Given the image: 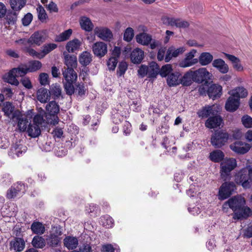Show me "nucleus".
I'll list each match as a JSON object with an SVG mask.
<instances>
[{"label": "nucleus", "mask_w": 252, "mask_h": 252, "mask_svg": "<svg viewBox=\"0 0 252 252\" xmlns=\"http://www.w3.org/2000/svg\"><path fill=\"white\" fill-rule=\"evenodd\" d=\"M45 117L47 123L55 125L59 122L57 114L59 112L60 107L55 101H50L46 107Z\"/></svg>", "instance_id": "1"}, {"label": "nucleus", "mask_w": 252, "mask_h": 252, "mask_svg": "<svg viewBox=\"0 0 252 252\" xmlns=\"http://www.w3.org/2000/svg\"><path fill=\"white\" fill-rule=\"evenodd\" d=\"M245 204L246 201L244 197L239 195L235 196L223 203L222 210L223 212L227 213L230 208L235 213L242 206Z\"/></svg>", "instance_id": "2"}, {"label": "nucleus", "mask_w": 252, "mask_h": 252, "mask_svg": "<svg viewBox=\"0 0 252 252\" xmlns=\"http://www.w3.org/2000/svg\"><path fill=\"white\" fill-rule=\"evenodd\" d=\"M237 166L236 160L230 158L225 159L220 164V176L223 181L229 180L231 178L230 172Z\"/></svg>", "instance_id": "3"}, {"label": "nucleus", "mask_w": 252, "mask_h": 252, "mask_svg": "<svg viewBox=\"0 0 252 252\" xmlns=\"http://www.w3.org/2000/svg\"><path fill=\"white\" fill-rule=\"evenodd\" d=\"M236 187L232 182H225L219 189L218 199L223 200L229 198L236 190Z\"/></svg>", "instance_id": "4"}, {"label": "nucleus", "mask_w": 252, "mask_h": 252, "mask_svg": "<svg viewBox=\"0 0 252 252\" xmlns=\"http://www.w3.org/2000/svg\"><path fill=\"white\" fill-rule=\"evenodd\" d=\"M26 74V70L25 69L14 68L11 69L7 73H6L3 77V79L6 82L14 85H18L19 82L16 77L23 76Z\"/></svg>", "instance_id": "5"}, {"label": "nucleus", "mask_w": 252, "mask_h": 252, "mask_svg": "<svg viewBox=\"0 0 252 252\" xmlns=\"http://www.w3.org/2000/svg\"><path fill=\"white\" fill-rule=\"evenodd\" d=\"M229 138L228 134L222 130L216 131L211 139V144L215 148H221L227 143Z\"/></svg>", "instance_id": "6"}, {"label": "nucleus", "mask_w": 252, "mask_h": 252, "mask_svg": "<svg viewBox=\"0 0 252 252\" xmlns=\"http://www.w3.org/2000/svg\"><path fill=\"white\" fill-rule=\"evenodd\" d=\"M244 168L238 172L235 176V181L238 184H241L245 189H249L252 186V179L249 176V173H244Z\"/></svg>", "instance_id": "7"}, {"label": "nucleus", "mask_w": 252, "mask_h": 252, "mask_svg": "<svg viewBox=\"0 0 252 252\" xmlns=\"http://www.w3.org/2000/svg\"><path fill=\"white\" fill-rule=\"evenodd\" d=\"M230 149L238 155H244L251 149V145L246 142L237 140L230 145Z\"/></svg>", "instance_id": "8"}, {"label": "nucleus", "mask_w": 252, "mask_h": 252, "mask_svg": "<svg viewBox=\"0 0 252 252\" xmlns=\"http://www.w3.org/2000/svg\"><path fill=\"white\" fill-rule=\"evenodd\" d=\"M197 51L195 49H192L186 54L185 58L180 61L179 65L181 67H188L192 66L198 63V59L194 58Z\"/></svg>", "instance_id": "9"}, {"label": "nucleus", "mask_w": 252, "mask_h": 252, "mask_svg": "<svg viewBox=\"0 0 252 252\" xmlns=\"http://www.w3.org/2000/svg\"><path fill=\"white\" fill-rule=\"evenodd\" d=\"M47 38L45 32L38 31L32 33L28 39L29 43L31 45L40 46L44 43Z\"/></svg>", "instance_id": "10"}, {"label": "nucleus", "mask_w": 252, "mask_h": 252, "mask_svg": "<svg viewBox=\"0 0 252 252\" xmlns=\"http://www.w3.org/2000/svg\"><path fill=\"white\" fill-rule=\"evenodd\" d=\"M25 191L24 184L17 183L14 184L7 191L6 197L9 199H13L16 197L21 196Z\"/></svg>", "instance_id": "11"}, {"label": "nucleus", "mask_w": 252, "mask_h": 252, "mask_svg": "<svg viewBox=\"0 0 252 252\" xmlns=\"http://www.w3.org/2000/svg\"><path fill=\"white\" fill-rule=\"evenodd\" d=\"M162 20L164 24L171 26H175L177 28H186L189 26L188 22L179 18L165 17L163 18Z\"/></svg>", "instance_id": "12"}, {"label": "nucleus", "mask_w": 252, "mask_h": 252, "mask_svg": "<svg viewBox=\"0 0 252 252\" xmlns=\"http://www.w3.org/2000/svg\"><path fill=\"white\" fill-rule=\"evenodd\" d=\"M194 75V82L202 83L203 81L210 79L211 74L205 67H201L193 71Z\"/></svg>", "instance_id": "13"}, {"label": "nucleus", "mask_w": 252, "mask_h": 252, "mask_svg": "<svg viewBox=\"0 0 252 252\" xmlns=\"http://www.w3.org/2000/svg\"><path fill=\"white\" fill-rule=\"evenodd\" d=\"M94 32L99 38L104 41H109L113 38L112 32L106 27H95L94 30Z\"/></svg>", "instance_id": "14"}, {"label": "nucleus", "mask_w": 252, "mask_h": 252, "mask_svg": "<svg viewBox=\"0 0 252 252\" xmlns=\"http://www.w3.org/2000/svg\"><path fill=\"white\" fill-rule=\"evenodd\" d=\"M92 50L95 56L101 58L107 52V45L103 42H96L92 46Z\"/></svg>", "instance_id": "15"}, {"label": "nucleus", "mask_w": 252, "mask_h": 252, "mask_svg": "<svg viewBox=\"0 0 252 252\" xmlns=\"http://www.w3.org/2000/svg\"><path fill=\"white\" fill-rule=\"evenodd\" d=\"M239 105L240 100L238 98L230 95L226 101L225 108L227 111L233 112L238 109Z\"/></svg>", "instance_id": "16"}, {"label": "nucleus", "mask_w": 252, "mask_h": 252, "mask_svg": "<svg viewBox=\"0 0 252 252\" xmlns=\"http://www.w3.org/2000/svg\"><path fill=\"white\" fill-rule=\"evenodd\" d=\"M186 51V49L184 47H181L176 49L174 47H169L165 57V62H169L171 59L174 57L176 58L179 55L182 54Z\"/></svg>", "instance_id": "17"}, {"label": "nucleus", "mask_w": 252, "mask_h": 252, "mask_svg": "<svg viewBox=\"0 0 252 252\" xmlns=\"http://www.w3.org/2000/svg\"><path fill=\"white\" fill-rule=\"evenodd\" d=\"M222 122L221 117L217 115H212L205 122V126L209 128H215L220 126Z\"/></svg>", "instance_id": "18"}, {"label": "nucleus", "mask_w": 252, "mask_h": 252, "mask_svg": "<svg viewBox=\"0 0 252 252\" xmlns=\"http://www.w3.org/2000/svg\"><path fill=\"white\" fill-rule=\"evenodd\" d=\"M212 64L213 67L217 69L221 73L226 74L229 71L228 65L221 59H215Z\"/></svg>", "instance_id": "19"}, {"label": "nucleus", "mask_w": 252, "mask_h": 252, "mask_svg": "<svg viewBox=\"0 0 252 252\" xmlns=\"http://www.w3.org/2000/svg\"><path fill=\"white\" fill-rule=\"evenodd\" d=\"M27 151V147L21 144H15L10 149L8 153L9 156L13 158L19 157L25 153Z\"/></svg>", "instance_id": "20"}, {"label": "nucleus", "mask_w": 252, "mask_h": 252, "mask_svg": "<svg viewBox=\"0 0 252 252\" xmlns=\"http://www.w3.org/2000/svg\"><path fill=\"white\" fill-rule=\"evenodd\" d=\"M222 87L221 86L216 84L211 85L207 91V93L210 98L215 99L220 97L221 94Z\"/></svg>", "instance_id": "21"}, {"label": "nucleus", "mask_w": 252, "mask_h": 252, "mask_svg": "<svg viewBox=\"0 0 252 252\" xmlns=\"http://www.w3.org/2000/svg\"><path fill=\"white\" fill-rule=\"evenodd\" d=\"M144 57V51L139 48H136L133 49L130 54V60L133 63L138 64L141 63Z\"/></svg>", "instance_id": "22"}, {"label": "nucleus", "mask_w": 252, "mask_h": 252, "mask_svg": "<svg viewBox=\"0 0 252 252\" xmlns=\"http://www.w3.org/2000/svg\"><path fill=\"white\" fill-rule=\"evenodd\" d=\"M252 213V210L249 207L245 206V205H243L234 214L233 218L234 220L246 218L249 217Z\"/></svg>", "instance_id": "23"}, {"label": "nucleus", "mask_w": 252, "mask_h": 252, "mask_svg": "<svg viewBox=\"0 0 252 252\" xmlns=\"http://www.w3.org/2000/svg\"><path fill=\"white\" fill-rule=\"evenodd\" d=\"M32 113V111H28L27 116L20 115H18L17 120L18 121V127L20 131H25L28 128V126L30 124L28 120V116L30 115L29 113Z\"/></svg>", "instance_id": "24"}, {"label": "nucleus", "mask_w": 252, "mask_h": 252, "mask_svg": "<svg viewBox=\"0 0 252 252\" xmlns=\"http://www.w3.org/2000/svg\"><path fill=\"white\" fill-rule=\"evenodd\" d=\"M25 246L24 240L20 238H15L10 243V249L15 252L22 251Z\"/></svg>", "instance_id": "25"}, {"label": "nucleus", "mask_w": 252, "mask_h": 252, "mask_svg": "<svg viewBox=\"0 0 252 252\" xmlns=\"http://www.w3.org/2000/svg\"><path fill=\"white\" fill-rule=\"evenodd\" d=\"M217 111L215 109V105L205 106L201 110L197 112V114L199 117L207 118L210 115H215L217 113Z\"/></svg>", "instance_id": "26"}, {"label": "nucleus", "mask_w": 252, "mask_h": 252, "mask_svg": "<svg viewBox=\"0 0 252 252\" xmlns=\"http://www.w3.org/2000/svg\"><path fill=\"white\" fill-rule=\"evenodd\" d=\"M50 94L47 89L41 88L38 90L36 93V97L41 103H46L50 98Z\"/></svg>", "instance_id": "27"}, {"label": "nucleus", "mask_w": 252, "mask_h": 252, "mask_svg": "<svg viewBox=\"0 0 252 252\" xmlns=\"http://www.w3.org/2000/svg\"><path fill=\"white\" fill-rule=\"evenodd\" d=\"M63 75L66 81L75 82L77 78V75L73 68H64Z\"/></svg>", "instance_id": "28"}, {"label": "nucleus", "mask_w": 252, "mask_h": 252, "mask_svg": "<svg viewBox=\"0 0 252 252\" xmlns=\"http://www.w3.org/2000/svg\"><path fill=\"white\" fill-rule=\"evenodd\" d=\"M64 63L66 65V68H73L77 66V58L76 56L70 55L67 53H63Z\"/></svg>", "instance_id": "29"}, {"label": "nucleus", "mask_w": 252, "mask_h": 252, "mask_svg": "<svg viewBox=\"0 0 252 252\" xmlns=\"http://www.w3.org/2000/svg\"><path fill=\"white\" fill-rule=\"evenodd\" d=\"M198 60L199 63L202 66L207 65L214 61L213 55L209 52L202 53Z\"/></svg>", "instance_id": "30"}, {"label": "nucleus", "mask_w": 252, "mask_h": 252, "mask_svg": "<svg viewBox=\"0 0 252 252\" xmlns=\"http://www.w3.org/2000/svg\"><path fill=\"white\" fill-rule=\"evenodd\" d=\"M228 94L230 95H233L236 98H238L239 100L240 98L246 97L248 95L247 90L243 87H240L229 91Z\"/></svg>", "instance_id": "31"}, {"label": "nucleus", "mask_w": 252, "mask_h": 252, "mask_svg": "<svg viewBox=\"0 0 252 252\" xmlns=\"http://www.w3.org/2000/svg\"><path fill=\"white\" fill-rule=\"evenodd\" d=\"M81 45V42L78 39H74L68 42L65 48L68 53H73L79 50Z\"/></svg>", "instance_id": "32"}, {"label": "nucleus", "mask_w": 252, "mask_h": 252, "mask_svg": "<svg viewBox=\"0 0 252 252\" xmlns=\"http://www.w3.org/2000/svg\"><path fill=\"white\" fill-rule=\"evenodd\" d=\"M227 58L230 61L232 64L233 68L238 71H242L243 70V66L240 63V60L236 57L235 56L228 54L226 53H224Z\"/></svg>", "instance_id": "33"}, {"label": "nucleus", "mask_w": 252, "mask_h": 252, "mask_svg": "<svg viewBox=\"0 0 252 252\" xmlns=\"http://www.w3.org/2000/svg\"><path fill=\"white\" fill-rule=\"evenodd\" d=\"M64 246L68 250L75 249L78 245V241L77 238L72 236L66 237L63 240Z\"/></svg>", "instance_id": "34"}, {"label": "nucleus", "mask_w": 252, "mask_h": 252, "mask_svg": "<svg viewBox=\"0 0 252 252\" xmlns=\"http://www.w3.org/2000/svg\"><path fill=\"white\" fill-rule=\"evenodd\" d=\"M137 42L143 45H148L152 41V36L146 33H140L135 37Z\"/></svg>", "instance_id": "35"}, {"label": "nucleus", "mask_w": 252, "mask_h": 252, "mask_svg": "<svg viewBox=\"0 0 252 252\" xmlns=\"http://www.w3.org/2000/svg\"><path fill=\"white\" fill-rule=\"evenodd\" d=\"M42 66V63L38 61H32L29 62L28 67L22 66L20 68L26 70V74L28 72H34L39 69Z\"/></svg>", "instance_id": "36"}, {"label": "nucleus", "mask_w": 252, "mask_h": 252, "mask_svg": "<svg viewBox=\"0 0 252 252\" xmlns=\"http://www.w3.org/2000/svg\"><path fill=\"white\" fill-rule=\"evenodd\" d=\"M92 61V54L87 51H84L79 57V62L83 66H87Z\"/></svg>", "instance_id": "37"}, {"label": "nucleus", "mask_w": 252, "mask_h": 252, "mask_svg": "<svg viewBox=\"0 0 252 252\" xmlns=\"http://www.w3.org/2000/svg\"><path fill=\"white\" fill-rule=\"evenodd\" d=\"M224 155L220 150H216L210 153V159L215 162H219L224 158Z\"/></svg>", "instance_id": "38"}, {"label": "nucleus", "mask_w": 252, "mask_h": 252, "mask_svg": "<svg viewBox=\"0 0 252 252\" xmlns=\"http://www.w3.org/2000/svg\"><path fill=\"white\" fill-rule=\"evenodd\" d=\"M57 47V45L55 43H48L44 44L40 51L41 59H43L46 55Z\"/></svg>", "instance_id": "39"}, {"label": "nucleus", "mask_w": 252, "mask_h": 252, "mask_svg": "<svg viewBox=\"0 0 252 252\" xmlns=\"http://www.w3.org/2000/svg\"><path fill=\"white\" fill-rule=\"evenodd\" d=\"M194 78L193 71L189 70L186 72L183 76L181 80V83L184 86H189L192 83V82L194 81Z\"/></svg>", "instance_id": "40"}, {"label": "nucleus", "mask_w": 252, "mask_h": 252, "mask_svg": "<svg viewBox=\"0 0 252 252\" xmlns=\"http://www.w3.org/2000/svg\"><path fill=\"white\" fill-rule=\"evenodd\" d=\"M28 135L32 137H36L38 136L41 132L40 127L37 125L31 124L29 125V126L27 129Z\"/></svg>", "instance_id": "41"}, {"label": "nucleus", "mask_w": 252, "mask_h": 252, "mask_svg": "<svg viewBox=\"0 0 252 252\" xmlns=\"http://www.w3.org/2000/svg\"><path fill=\"white\" fill-rule=\"evenodd\" d=\"M33 233L36 234H42L44 233L45 228L43 224L38 221L33 222L31 227Z\"/></svg>", "instance_id": "42"}, {"label": "nucleus", "mask_w": 252, "mask_h": 252, "mask_svg": "<svg viewBox=\"0 0 252 252\" xmlns=\"http://www.w3.org/2000/svg\"><path fill=\"white\" fill-rule=\"evenodd\" d=\"M17 11L9 10L5 14V20L9 25H14L17 19Z\"/></svg>", "instance_id": "43"}, {"label": "nucleus", "mask_w": 252, "mask_h": 252, "mask_svg": "<svg viewBox=\"0 0 252 252\" xmlns=\"http://www.w3.org/2000/svg\"><path fill=\"white\" fill-rule=\"evenodd\" d=\"M32 244L35 248L42 249L45 246L46 242L43 237L35 236L32 239Z\"/></svg>", "instance_id": "44"}, {"label": "nucleus", "mask_w": 252, "mask_h": 252, "mask_svg": "<svg viewBox=\"0 0 252 252\" xmlns=\"http://www.w3.org/2000/svg\"><path fill=\"white\" fill-rule=\"evenodd\" d=\"M180 75L178 73H171L169 74L167 79V83L170 86H174L179 85L181 80L179 79Z\"/></svg>", "instance_id": "45"}, {"label": "nucleus", "mask_w": 252, "mask_h": 252, "mask_svg": "<svg viewBox=\"0 0 252 252\" xmlns=\"http://www.w3.org/2000/svg\"><path fill=\"white\" fill-rule=\"evenodd\" d=\"M159 73V68L158 64L155 62H152L148 66V76L149 78L155 77L158 73Z\"/></svg>", "instance_id": "46"}, {"label": "nucleus", "mask_w": 252, "mask_h": 252, "mask_svg": "<svg viewBox=\"0 0 252 252\" xmlns=\"http://www.w3.org/2000/svg\"><path fill=\"white\" fill-rule=\"evenodd\" d=\"M80 24L83 30L88 32L92 31L94 27L90 19L86 17H83L81 19Z\"/></svg>", "instance_id": "47"}, {"label": "nucleus", "mask_w": 252, "mask_h": 252, "mask_svg": "<svg viewBox=\"0 0 252 252\" xmlns=\"http://www.w3.org/2000/svg\"><path fill=\"white\" fill-rule=\"evenodd\" d=\"M26 0H10V6L13 10L20 11L26 4Z\"/></svg>", "instance_id": "48"}, {"label": "nucleus", "mask_w": 252, "mask_h": 252, "mask_svg": "<svg viewBox=\"0 0 252 252\" xmlns=\"http://www.w3.org/2000/svg\"><path fill=\"white\" fill-rule=\"evenodd\" d=\"M72 33L71 29H68L57 35L55 38L56 42H63L68 39Z\"/></svg>", "instance_id": "49"}, {"label": "nucleus", "mask_w": 252, "mask_h": 252, "mask_svg": "<svg viewBox=\"0 0 252 252\" xmlns=\"http://www.w3.org/2000/svg\"><path fill=\"white\" fill-rule=\"evenodd\" d=\"M99 223L106 228H109L113 226L114 221L111 217L106 215L100 218Z\"/></svg>", "instance_id": "50"}, {"label": "nucleus", "mask_w": 252, "mask_h": 252, "mask_svg": "<svg viewBox=\"0 0 252 252\" xmlns=\"http://www.w3.org/2000/svg\"><path fill=\"white\" fill-rule=\"evenodd\" d=\"M49 94L55 97H59L62 93V89L60 85L58 84H53L51 86L49 90Z\"/></svg>", "instance_id": "51"}, {"label": "nucleus", "mask_w": 252, "mask_h": 252, "mask_svg": "<svg viewBox=\"0 0 252 252\" xmlns=\"http://www.w3.org/2000/svg\"><path fill=\"white\" fill-rule=\"evenodd\" d=\"M134 32L132 28L128 27L126 29L124 33V40L130 42L134 37Z\"/></svg>", "instance_id": "52"}, {"label": "nucleus", "mask_w": 252, "mask_h": 252, "mask_svg": "<svg viewBox=\"0 0 252 252\" xmlns=\"http://www.w3.org/2000/svg\"><path fill=\"white\" fill-rule=\"evenodd\" d=\"M241 122L245 127L252 128V118L248 115H245L242 117Z\"/></svg>", "instance_id": "53"}, {"label": "nucleus", "mask_w": 252, "mask_h": 252, "mask_svg": "<svg viewBox=\"0 0 252 252\" xmlns=\"http://www.w3.org/2000/svg\"><path fill=\"white\" fill-rule=\"evenodd\" d=\"M172 71V65L170 64H167L162 66L159 70V74L162 77H166L168 75H169Z\"/></svg>", "instance_id": "54"}, {"label": "nucleus", "mask_w": 252, "mask_h": 252, "mask_svg": "<svg viewBox=\"0 0 252 252\" xmlns=\"http://www.w3.org/2000/svg\"><path fill=\"white\" fill-rule=\"evenodd\" d=\"M14 110V107L12 106L11 103L6 102L4 104L2 111L4 112L5 115L9 117L12 113Z\"/></svg>", "instance_id": "55"}, {"label": "nucleus", "mask_w": 252, "mask_h": 252, "mask_svg": "<svg viewBox=\"0 0 252 252\" xmlns=\"http://www.w3.org/2000/svg\"><path fill=\"white\" fill-rule=\"evenodd\" d=\"M37 12L38 13V19L43 21L45 20L47 18V15L46 13V11L43 7L41 5H39L36 8Z\"/></svg>", "instance_id": "56"}, {"label": "nucleus", "mask_w": 252, "mask_h": 252, "mask_svg": "<svg viewBox=\"0 0 252 252\" xmlns=\"http://www.w3.org/2000/svg\"><path fill=\"white\" fill-rule=\"evenodd\" d=\"M74 82L66 81L64 84V88L65 90L66 93L68 95H71L74 93V87L73 83Z\"/></svg>", "instance_id": "57"}, {"label": "nucleus", "mask_w": 252, "mask_h": 252, "mask_svg": "<svg viewBox=\"0 0 252 252\" xmlns=\"http://www.w3.org/2000/svg\"><path fill=\"white\" fill-rule=\"evenodd\" d=\"M127 68V64L126 62H121L117 69V74L119 76L124 75Z\"/></svg>", "instance_id": "58"}, {"label": "nucleus", "mask_w": 252, "mask_h": 252, "mask_svg": "<svg viewBox=\"0 0 252 252\" xmlns=\"http://www.w3.org/2000/svg\"><path fill=\"white\" fill-rule=\"evenodd\" d=\"M118 63V59L110 57L107 61V66L109 70H114Z\"/></svg>", "instance_id": "59"}, {"label": "nucleus", "mask_w": 252, "mask_h": 252, "mask_svg": "<svg viewBox=\"0 0 252 252\" xmlns=\"http://www.w3.org/2000/svg\"><path fill=\"white\" fill-rule=\"evenodd\" d=\"M24 50L30 55L32 56L33 57H35L37 59H41L40 57V52H37L33 48L30 47H26L25 48Z\"/></svg>", "instance_id": "60"}, {"label": "nucleus", "mask_w": 252, "mask_h": 252, "mask_svg": "<svg viewBox=\"0 0 252 252\" xmlns=\"http://www.w3.org/2000/svg\"><path fill=\"white\" fill-rule=\"evenodd\" d=\"M148 66L145 65H141L138 70V74L141 78L148 75Z\"/></svg>", "instance_id": "61"}, {"label": "nucleus", "mask_w": 252, "mask_h": 252, "mask_svg": "<svg viewBox=\"0 0 252 252\" xmlns=\"http://www.w3.org/2000/svg\"><path fill=\"white\" fill-rule=\"evenodd\" d=\"M199 191L198 188L195 189L194 186L191 185L190 188L187 190V193L190 197H194L198 195V194L200 193Z\"/></svg>", "instance_id": "62"}, {"label": "nucleus", "mask_w": 252, "mask_h": 252, "mask_svg": "<svg viewBox=\"0 0 252 252\" xmlns=\"http://www.w3.org/2000/svg\"><path fill=\"white\" fill-rule=\"evenodd\" d=\"M32 17L31 13H27L22 20L23 25L25 26L29 25L32 20Z\"/></svg>", "instance_id": "63"}, {"label": "nucleus", "mask_w": 252, "mask_h": 252, "mask_svg": "<svg viewBox=\"0 0 252 252\" xmlns=\"http://www.w3.org/2000/svg\"><path fill=\"white\" fill-rule=\"evenodd\" d=\"M246 140L249 143L252 148V130H248L244 134Z\"/></svg>", "instance_id": "64"}]
</instances>
